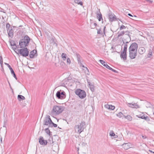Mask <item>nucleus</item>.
Returning <instances> with one entry per match:
<instances>
[{
    "mask_svg": "<svg viewBox=\"0 0 154 154\" xmlns=\"http://www.w3.org/2000/svg\"><path fill=\"white\" fill-rule=\"evenodd\" d=\"M31 39L27 35H25L22 39H20L19 42L20 48H24L29 45Z\"/></svg>",
    "mask_w": 154,
    "mask_h": 154,
    "instance_id": "1",
    "label": "nucleus"
},
{
    "mask_svg": "<svg viewBox=\"0 0 154 154\" xmlns=\"http://www.w3.org/2000/svg\"><path fill=\"white\" fill-rule=\"evenodd\" d=\"M85 127V122L84 121H82L79 125H75L74 128L75 132L80 134L83 131Z\"/></svg>",
    "mask_w": 154,
    "mask_h": 154,
    "instance_id": "2",
    "label": "nucleus"
},
{
    "mask_svg": "<svg viewBox=\"0 0 154 154\" xmlns=\"http://www.w3.org/2000/svg\"><path fill=\"white\" fill-rule=\"evenodd\" d=\"M64 108L63 106H54L51 111V113L58 115L61 113L63 110Z\"/></svg>",
    "mask_w": 154,
    "mask_h": 154,
    "instance_id": "3",
    "label": "nucleus"
},
{
    "mask_svg": "<svg viewBox=\"0 0 154 154\" xmlns=\"http://www.w3.org/2000/svg\"><path fill=\"white\" fill-rule=\"evenodd\" d=\"M75 94L81 99L84 98L86 96L85 92L80 89H78L75 91Z\"/></svg>",
    "mask_w": 154,
    "mask_h": 154,
    "instance_id": "4",
    "label": "nucleus"
},
{
    "mask_svg": "<svg viewBox=\"0 0 154 154\" xmlns=\"http://www.w3.org/2000/svg\"><path fill=\"white\" fill-rule=\"evenodd\" d=\"M19 51L20 54L23 57L28 56L29 54V51L27 48H22Z\"/></svg>",
    "mask_w": 154,
    "mask_h": 154,
    "instance_id": "5",
    "label": "nucleus"
},
{
    "mask_svg": "<svg viewBox=\"0 0 154 154\" xmlns=\"http://www.w3.org/2000/svg\"><path fill=\"white\" fill-rule=\"evenodd\" d=\"M52 123V122L50 116L49 115H47L45 119L43 121V125L50 126Z\"/></svg>",
    "mask_w": 154,
    "mask_h": 154,
    "instance_id": "6",
    "label": "nucleus"
},
{
    "mask_svg": "<svg viewBox=\"0 0 154 154\" xmlns=\"http://www.w3.org/2000/svg\"><path fill=\"white\" fill-rule=\"evenodd\" d=\"M138 45L135 43L134 42L131 44L129 48V51H137Z\"/></svg>",
    "mask_w": 154,
    "mask_h": 154,
    "instance_id": "7",
    "label": "nucleus"
},
{
    "mask_svg": "<svg viewBox=\"0 0 154 154\" xmlns=\"http://www.w3.org/2000/svg\"><path fill=\"white\" fill-rule=\"evenodd\" d=\"M65 92L61 91V90L58 91L56 94V97L59 99H63L65 97Z\"/></svg>",
    "mask_w": 154,
    "mask_h": 154,
    "instance_id": "8",
    "label": "nucleus"
},
{
    "mask_svg": "<svg viewBox=\"0 0 154 154\" xmlns=\"http://www.w3.org/2000/svg\"><path fill=\"white\" fill-rule=\"evenodd\" d=\"M129 57L131 59H133L135 58L137 54V51H129Z\"/></svg>",
    "mask_w": 154,
    "mask_h": 154,
    "instance_id": "9",
    "label": "nucleus"
},
{
    "mask_svg": "<svg viewBox=\"0 0 154 154\" xmlns=\"http://www.w3.org/2000/svg\"><path fill=\"white\" fill-rule=\"evenodd\" d=\"M39 143L42 145L45 146L47 145L48 142L46 140H45L42 136H40L39 139Z\"/></svg>",
    "mask_w": 154,
    "mask_h": 154,
    "instance_id": "10",
    "label": "nucleus"
},
{
    "mask_svg": "<svg viewBox=\"0 0 154 154\" xmlns=\"http://www.w3.org/2000/svg\"><path fill=\"white\" fill-rule=\"evenodd\" d=\"M127 105L129 107L133 108H140L139 105L137 103H126Z\"/></svg>",
    "mask_w": 154,
    "mask_h": 154,
    "instance_id": "11",
    "label": "nucleus"
},
{
    "mask_svg": "<svg viewBox=\"0 0 154 154\" xmlns=\"http://www.w3.org/2000/svg\"><path fill=\"white\" fill-rule=\"evenodd\" d=\"M4 63L5 65H6L9 68L10 70V71H11V74L13 75L14 77L16 79V80H17V79L16 76V74L10 65L6 63Z\"/></svg>",
    "mask_w": 154,
    "mask_h": 154,
    "instance_id": "12",
    "label": "nucleus"
},
{
    "mask_svg": "<svg viewBox=\"0 0 154 154\" xmlns=\"http://www.w3.org/2000/svg\"><path fill=\"white\" fill-rule=\"evenodd\" d=\"M109 21L112 22L117 20L116 16L114 14H109Z\"/></svg>",
    "mask_w": 154,
    "mask_h": 154,
    "instance_id": "13",
    "label": "nucleus"
},
{
    "mask_svg": "<svg viewBox=\"0 0 154 154\" xmlns=\"http://www.w3.org/2000/svg\"><path fill=\"white\" fill-rule=\"evenodd\" d=\"M7 33L9 37L12 38L14 36V30L13 29H11L8 31H7Z\"/></svg>",
    "mask_w": 154,
    "mask_h": 154,
    "instance_id": "14",
    "label": "nucleus"
},
{
    "mask_svg": "<svg viewBox=\"0 0 154 154\" xmlns=\"http://www.w3.org/2000/svg\"><path fill=\"white\" fill-rule=\"evenodd\" d=\"M120 57L123 60H126L127 59V51H123L122 52L120 55Z\"/></svg>",
    "mask_w": 154,
    "mask_h": 154,
    "instance_id": "15",
    "label": "nucleus"
},
{
    "mask_svg": "<svg viewBox=\"0 0 154 154\" xmlns=\"http://www.w3.org/2000/svg\"><path fill=\"white\" fill-rule=\"evenodd\" d=\"M99 11L97 12V17L98 19V20L100 21L101 20H103V19L102 18V15L100 12V9H99Z\"/></svg>",
    "mask_w": 154,
    "mask_h": 154,
    "instance_id": "16",
    "label": "nucleus"
},
{
    "mask_svg": "<svg viewBox=\"0 0 154 154\" xmlns=\"http://www.w3.org/2000/svg\"><path fill=\"white\" fill-rule=\"evenodd\" d=\"M146 51L145 48L143 47H141L138 50V53L140 55L143 54Z\"/></svg>",
    "mask_w": 154,
    "mask_h": 154,
    "instance_id": "17",
    "label": "nucleus"
},
{
    "mask_svg": "<svg viewBox=\"0 0 154 154\" xmlns=\"http://www.w3.org/2000/svg\"><path fill=\"white\" fill-rule=\"evenodd\" d=\"M131 143H124L122 145V147L125 150H127L130 148V147Z\"/></svg>",
    "mask_w": 154,
    "mask_h": 154,
    "instance_id": "18",
    "label": "nucleus"
},
{
    "mask_svg": "<svg viewBox=\"0 0 154 154\" xmlns=\"http://www.w3.org/2000/svg\"><path fill=\"white\" fill-rule=\"evenodd\" d=\"M37 51L36 50H34L30 52L29 57L31 58H33L36 54Z\"/></svg>",
    "mask_w": 154,
    "mask_h": 154,
    "instance_id": "19",
    "label": "nucleus"
},
{
    "mask_svg": "<svg viewBox=\"0 0 154 154\" xmlns=\"http://www.w3.org/2000/svg\"><path fill=\"white\" fill-rule=\"evenodd\" d=\"M99 61L101 63V64H102L104 66L109 69L110 67L107 64L106 62H105L103 60H100Z\"/></svg>",
    "mask_w": 154,
    "mask_h": 154,
    "instance_id": "20",
    "label": "nucleus"
},
{
    "mask_svg": "<svg viewBox=\"0 0 154 154\" xmlns=\"http://www.w3.org/2000/svg\"><path fill=\"white\" fill-rule=\"evenodd\" d=\"M105 108L113 110L115 109V107L114 106L112 105H110L108 104L105 105L104 106Z\"/></svg>",
    "mask_w": 154,
    "mask_h": 154,
    "instance_id": "21",
    "label": "nucleus"
},
{
    "mask_svg": "<svg viewBox=\"0 0 154 154\" xmlns=\"http://www.w3.org/2000/svg\"><path fill=\"white\" fill-rule=\"evenodd\" d=\"M90 24L91 26L92 29L94 28L95 27L97 26V24L96 23L93 22V20H90Z\"/></svg>",
    "mask_w": 154,
    "mask_h": 154,
    "instance_id": "22",
    "label": "nucleus"
},
{
    "mask_svg": "<svg viewBox=\"0 0 154 154\" xmlns=\"http://www.w3.org/2000/svg\"><path fill=\"white\" fill-rule=\"evenodd\" d=\"M17 99L19 101H20L21 100H25V98L22 95H18L17 96Z\"/></svg>",
    "mask_w": 154,
    "mask_h": 154,
    "instance_id": "23",
    "label": "nucleus"
},
{
    "mask_svg": "<svg viewBox=\"0 0 154 154\" xmlns=\"http://www.w3.org/2000/svg\"><path fill=\"white\" fill-rule=\"evenodd\" d=\"M76 58L77 59V60L79 63H81V56L78 53L76 54Z\"/></svg>",
    "mask_w": 154,
    "mask_h": 154,
    "instance_id": "24",
    "label": "nucleus"
},
{
    "mask_svg": "<svg viewBox=\"0 0 154 154\" xmlns=\"http://www.w3.org/2000/svg\"><path fill=\"white\" fill-rule=\"evenodd\" d=\"M74 2L78 4H79L81 5H82L83 3L81 0H74Z\"/></svg>",
    "mask_w": 154,
    "mask_h": 154,
    "instance_id": "25",
    "label": "nucleus"
},
{
    "mask_svg": "<svg viewBox=\"0 0 154 154\" xmlns=\"http://www.w3.org/2000/svg\"><path fill=\"white\" fill-rule=\"evenodd\" d=\"M152 50L151 49H149L148 51V54H147V57H150L152 55Z\"/></svg>",
    "mask_w": 154,
    "mask_h": 154,
    "instance_id": "26",
    "label": "nucleus"
},
{
    "mask_svg": "<svg viewBox=\"0 0 154 154\" xmlns=\"http://www.w3.org/2000/svg\"><path fill=\"white\" fill-rule=\"evenodd\" d=\"M6 28L7 31H8L9 30L11 29V28L12 29V27L11 26V25L9 23H8L6 24Z\"/></svg>",
    "mask_w": 154,
    "mask_h": 154,
    "instance_id": "27",
    "label": "nucleus"
},
{
    "mask_svg": "<svg viewBox=\"0 0 154 154\" xmlns=\"http://www.w3.org/2000/svg\"><path fill=\"white\" fill-rule=\"evenodd\" d=\"M66 54L63 53L62 54L61 57L63 58V60H65L66 59Z\"/></svg>",
    "mask_w": 154,
    "mask_h": 154,
    "instance_id": "28",
    "label": "nucleus"
},
{
    "mask_svg": "<svg viewBox=\"0 0 154 154\" xmlns=\"http://www.w3.org/2000/svg\"><path fill=\"white\" fill-rule=\"evenodd\" d=\"M129 43L128 42H126V44H125L124 45V48L123 51H127V49L128 47V45L126 44L127 43Z\"/></svg>",
    "mask_w": 154,
    "mask_h": 154,
    "instance_id": "29",
    "label": "nucleus"
},
{
    "mask_svg": "<svg viewBox=\"0 0 154 154\" xmlns=\"http://www.w3.org/2000/svg\"><path fill=\"white\" fill-rule=\"evenodd\" d=\"M46 133L49 135H50V131L48 128H47L45 129Z\"/></svg>",
    "mask_w": 154,
    "mask_h": 154,
    "instance_id": "30",
    "label": "nucleus"
},
{
    "mask_svg": "<svg viewBox=\"0 0 154 154\" xmlns=\"http://www.w3.org/2000/svg\"><path fill=\"white\" fill-rule=\"evenodd\" d=\"M89 86L90 89L92 91H94V89L93 85L91 84Z\"/></svg>",
    "mask_w": 154,
    "mask_h": 154,
    "instance_id": "31",
    "label": "nucleus"
},
{
    "mask_svg": "<svg viewBox=\"0 0 154 154\" xmlns=\"http://www.w3.org/2000/svg\"><path fill=\"white\" fill-rule=\"evenodd\" d=\"M144 118L143 119L145 120L147 122H149V121H150V119L148 116H145Z\"/></svg>",
    "mask_w": 154,
    "mask_h": 154,
    "instance_id": "32",
    "label": "nucleus"
},
{
    "mask_svg": "<svg viewBox=\"0 0 154 154\" xmlns=\"http://www.w3.org/2000/svg\"><path fill=\"white\" fill-rule=\"evenodd\" d=\"M123 115H123V113L121 112H119V113L118 114H117V116L119 117L120 118L122 117V116Z\"/></svg>",
    "mask_w": 154,
    "mask_h": 154,
    "instance_id": "33",
    "label": "nucleus"
},
{
    "mask_svg": "<svg viewBox=\"0 0 154 154\" xmlns=\"http://www.w3.org/2000/svg\"><path fill=\"white\" fill-rule=\"evenodd\" d=\"M124 34H125L124 32V31H122L121 32L119 33L118 36L119 37H120L121 36L124 35Z\"/></svg>",
    "mask_w": 154,
    "mask_h": 154,
    "instance_id": "34",
    "label": "nucleus"
},
{
    "mask_svg": "<svg viewBox=\"0 0 154 154\" xmlns=\"http://www.w3.org/2000/svg\"><path fill=\"white\" fill-rule=\"evenodd\" d=\"M97 33L98 34H103V32L101 31V28L98 29H97Z\"/></svg>",
    "mask_w": 154,
    "mask_h": 154,
    "instance_id": "35",
    "label": "nucleus"
},
{
    "mask_svg": "<svg viewBox=\"0 0 154 154\" xmlns=\"http://www.w3.org/2000/svg\"><path fill=\"white\" fill-rule=\"evenodd\" d=\"M109 135L111 136L114 137L115 135V134L113 131H111L110 132Z\"/></svg>",
    "mask_w": 154,
    "mask_h": 154,
    "instance_id": "36",
    "label": "nucleus"
},
{
    "mask_svg": "<svg viewBox=\"0 0 154 154\" xmlns=\"http://www.w3.org/2000/svg\"><path fill=\"white\" fill-rule=\"evenodd\" d=\"M125 117L129 121L132 120V118L130 116H127Z\"/></svg>",
    "mask_w": 154,
    "mask_h": 154,
    "instance_id": "37",
    "label": "nucleus"
},
{
    "mask_svg": "<svg viewBox=\"0 0 154 154\" xmlns=\"http://www.w3.org/2000/svg\"><path fill=\"white\" fill-rule=\"evenodd\" d=\"M126 27L124 25H122L120 27L119 29L120 30L126 29Z\"/></svg>",
    "mask_w": 154,
    "mask_h": 154,
    "instance_id": "38",
    "label": "nucleus"
},
{
    "mask_svg": "<svg viewBox=\"0 0 154 154\" xmlns=\"http://www.w3.org/2000/svg\"><path fill=\"white\" fill-rule=\"evenodd\" d=\"M109 69L112 70V71L114 72L115 73H118V71L113 69H112V68H111V67H110V69Z\"/></svg>",
    "mask_w": 154,
    "mask_h": 154,
    "instance_id": "39",
    "label": "nucleus"
},
{
    "mask_svg": "<svg viewBox=\"0 0 154 154\" xmlns=\"http://www.w3.org/2000/svg\"><path fill=\"white\" fill-rule=\"evenodd\" d=\"M67 63L68 64H69L70 63L71 61L70 59L69 58H67L66 59Z\"/></svg>",
    "mask_w": 154,
    "mask_h": 154,
    "instance_id": "40",
    "label": "nucleus"
},
{
    "mask_svg": "<svg viewBox=\"0 0 154 154\" xmlns=\"http://www.w3.org/2000/svg\"><path fill=\"white\" fill-rule=\"evenodd\" d=\"M0 11L4 13H5V11L3 9L0 8Z\"/></svg>",
    "mask_w": 154,
    "mask_h": 154,
    "instance_id": "41",
    "label": "nucleus"
},
{
    "mask_svg": "<svg viewBox=\"0 0 154 154\" xmlns=\"http://www.w3.org/2000/svg\"><path fill=\"white\" fill-rule=\"evenodd\" d=\"M133 18H132V19L133 20H137V17L135 15H134L133 17Z\"/></svg>",
    "mask_w": 154,
    "mask_h": 154,
    "instance_id": "42",
    "label": "nucleus"
},
{
    "mask_svg": "<svg viewBox=\"0 0 154 154\" xmlns=\"http://www.w3.org/2000/svg\"><path fill=\"white\" fill-rule=\"evenodd\" d=\"M10 43H11V46H16L15 43H14V42H13V43H12V42H10Z\"/></svg>",
    "mask_w": 154,
    "mask_h": 154,
    "instance_id": "43",
    "label": "nucleus"
},
{
    "mask_svg": "<svg viewBox=\"0 0 154 154\" xmlns=\"http://www.w3.org/2000/svg\"><path fill=\"white\" fill-rule=\"evenodd\" d=\"M2 62H3V58L2 56H0V63H2Z\"/></svg>",
    "mask_w": 154,
    "mask_h": 154,
    "instance_id": "44",
    "label": "nucleus"
},
{
    "mask_svg": "<svg viewBox=\"0 0 154 154\" xmlns=\"http://www.w3.org/2000/svg\"><path fill=\"white\" fill-rule=\"evenodd\" d=\"M51 124L53 125L54 127H57V125L55 124L53 122L51 123Z\"/></svg>",
    "mask_w": 154,
    "mask_h": 154,
    "instance_id": "45",
    "label": "nucleus"
},
{
    "mask_svg": "<svg viewBox=\"0 0 154 154\" xmlns=\"http://www.w3.org/2000/svg\"><path fill=\"white\" fill-rule=\"evenodd\" d=\"M106 28V27L105 26H104L103 29V33L105 35V29Z\"/></svg>",
    "mask_w": 154,
    "mask_h": 154,
    "instance_id": "46",
    "label": "nucleus"
},
{
    "mask_svg": "<svg viewBox=\"0 0 154 154\" xmlns=\"http://www.w3.org/2000/svg\"><path fill=\"white\" fill-rule=\"evenodd\" d=\"M87 82L89 86H90V85H91L92 84L87 79Z\"/></svg>",
    "mask_w": 154,
    "mask_h": 154,
    "instance_id": "47",
    "label": "nucleus"
},
{
    "mask_svg": "<svg viewBox=\"0 0 154 154\" xmlns=\"http://www.w3.org/2000/svg\"><path fill=\"white\" fill-rule=\"evenodd\" d=\"M142 138L144 139H146L147 138V137L146 135L142 136Z\"/></svg>",
    "mask_w": 154,
    "mask_h": 154,
    "instance_id": "48",
    "label": "nucleus"
},
{
    "mask_svg": "<svg viewBox=\"0 0 154 154\" xmlns=\"http://www.w3.org/2000/svg\"><path fill=\"white\" fill-rule=\"evenodd\" d=\"M145 116L144 115H143L142 116L141 115V119H143L144 118H143V117H145Z\"/></svg>",
    "mask_w": 154,
    "mask_h": 154,
    "instance_id": "49",
    "label": "nucleus"
},
{
    "mask_svg": "<svg viewBox=\"0 0 154 154\" xmlns=\"http://www.w3.org/2000/svg\"><path fill=\"white\" fill-rule=\"evenodd\" d=\"M137 116L139 118H140L141 119V115H137Z\"/></svg>",
    "mask_w": 154,
    "mask_h": 154,
    "instance_id": "50",
    "label": "nucleus"
},
{
    "mask_svg": "<svg viewBox=\"0 0 154 154\" xmlns=\"http://www.w3.org/2000/svg\"><path fill=\"white\" fill-rule=\"evenodd\" d=\"M16 48H17V46H14V47H13V49L14 50L16 49Z\"/></svg>",
    "mask_w": 154,
    "mask_h": 154,
    "instance_id": "51",
    "label": "nucleus"
},
{
    "mask_svg": "<svg viewBox=\"0 0 154 154\" xmlns=\"http://www.w3.org/2000/svg\"><path fill=\"white\" fill-rule=\"evenodd\" d=\"M128 16H131V17H133V16H132V15L131 14H129V13L128 14Z\"/></svg>",
    "mask_w": 154,
    "mask_h": 154,
    "instance_id": "52",
    "label": "nucleus"
},
{
    "mask_svg": "<svg viewBox=\"0 0 154 154\" xmlns=\"http://www.w3.org/2000/svg\"><path fill=\"white\" fill-rule=\"evenodd\" d=\"M0 64L1 67H3V62H2V63H0Z\"/></svg>",
    "mask_w": 154,
    "mask_h": 154,
    "instance_id": "53",
    "label": "nucleus"
},
{
    "mask_svg": "<svg viewBox=\"0 0 154 154\" xmlns=\"http://www.w3.org/2000/svg\"><path fill=\"white\" fill-rule=\"evenodd\" d=\"M149 151L150 152H152L153 153V152L151 150H149Z\"/></svg>",
    "mask_w": 154,
    "mask_h": 154,
    "instance_id": "54",
    "label": "nucleus"
},
{
    "mask_svg": "<svg viewBox=\"0 0 154 154\" xmlns=\"http://www.w3.org/2000/svg\"><path fill=\"white\" fill-rule=\"evenodd\" d=\"M82 66L83 67L85 68L86 69H88V68L86 67H85L83 65H82Z\"/></svg>",
    "mask_w": 154,
    "mask_h": 154,
    "instance_id": "55",
    "label": "nucleus"
},
{
    "mask_svg": "<svg viewBox=\"0 0 154 154\" xmlns=\"http://www.w3.org/2000/svg\"><path fill=\"white\" fill-rule=\"evenodd\" d=\"M149 2H150L151 3H152V1H151V0H149Z\"/></svg>",
    "mask_w": 154,
    "mask_h": 154,
    "instance_id": "56",
    "label": "nucleus"
},
{
    "mask_svg": "<svg viewBox=\"0 0 154 154\" xmlns=\"http://www.w3.org/2000/svg\"><path fill=\"white\" fill-rule=\"evenodd\" d=\"M51 139L52 140V143H53L54 142L53 141L52 138Z\"/></svg>",
    "mask_w": 154,
    "mask_h": 154,
    "instance_id": "57",
    "label": "nucleus"
},
{
    "mask_svg": "<svg viewBox=\"0 0 154 154\" xmlns=\"http://www.w3.org/2000/svg\"><path fill=\"white\" fill-rule=\"evenodd\" d=\"M22 25H20L19 26V27H22Z\"/></svg>",
    "mask_w": 154,
    "mask_h": 154,
    "instance_id": "58",
    "label": "nucleus"
},
{
    "mask_svg": "<svg viewBox=\"0 0 154 154\" xmlns=\"http://www.w3.org/2000/svg\"><path fill=\"white\" fill-rule=\"evenodd\" d=\"M1 142H2V138H1Z\"/></svg>",
    "mask_w": 154,
    "mask_h": 154,
    "instance_id": "59",
    "label": "nucleus"
},
{
    "mask_svg": "<svg viewBox=\"0 0 154 154\" xmlns=\"http://www.w3.org/2000/svg\"><path fill=\"white\" fill-rule=\"evenodd\" d=\"M146 1L147 2H149V0H146Z\"/></svg>",
    "mask_w": 154,
    "mask_h": 154,
    "instance_id": "60",
    "label": "nucleus"
},
{
    "mask_svg": "<svg viewBox=\"0 0 154 154\" xmlns=\"http://www.w3.org/2000/svg\"><path fill=\"white\" fill-rule=\"evenodd\" d=\"M58 128H60V129H61V128H59V127H58Z\"/></svg>",
    "mask_w": 154,
    "mask_h": 154,
    "instance_id": "61",
    "label": "nucleus"
},
{
    "mask_svg": "<svg viewBox=\"0 0 154 154\" xmlns=\"http://www.w3.org/2000/svg\"><path fill=\"white\" fill-rule=\"evenodd\" d=\"M153 153H154V152H153Z\"/></svg>",
    "mask_w": 154,
    "mask_h": 154,
    "instance_id": "62",
    "label": "nucleus"
},
{
    "mask_svg": "<svg viewBox=\"0 0 154 154\" xmlns=\"http://www.w3.org/2000/svg\"><path fill=\"white\" fill-rule=\"evenodd\" d=\"M153 114L154 115V112L153 113Z\"/></svg>",
    "mask_w": 154,
    "mask_h": 154,
    "instance_id": "63",
    "label": "nucleus"
}]
</instances>
